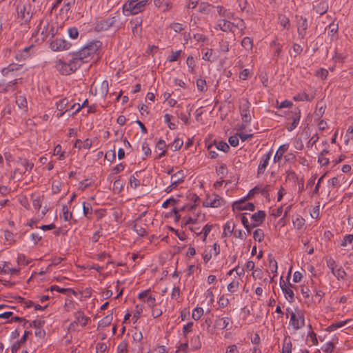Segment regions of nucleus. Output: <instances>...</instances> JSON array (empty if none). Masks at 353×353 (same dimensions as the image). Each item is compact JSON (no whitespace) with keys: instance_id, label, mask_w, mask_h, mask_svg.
<instances>
[{"instance_id":"f257e3e1","label":"nucleus","mask_w":353,"mask_h":353,"mask_svg":"<svg viewBox=\"0 0 353 353\" xmlns=\"http://www.w3.org/2000/svg\"><path fill=\"white\" fill-rule=\"evenodd\" d=\"M101 45L102 43L100 41H92L79 51L70 53V55L79 68L83 63L89 62L95 54H98Z\"/></svg>"},{"instance_id":"f03ea898","label":"nucleus","mask_w":353,"mask_h":353,"mask_svg":"<svg viewBox=\"0 0 353 353\" xmlns=\"http://www.w3.org/2000/svg\"><path fill=\"white\" fill-rule=\"evenodd\" d=\"M123 23L121 21V15L119 12H116L113 14L110 15L108 18L103 19L96 22L94 25V30L96 32H104L114 28L117 30L121 29Z\"/></svg>"},{"instance_id":"7ed1b4c3","label":"nucleus","mask_w":353,"mask_h":353,"mask_svg":"<svg viewBox=\"0 0 353 353\" xmlns=\"http://www.w3.org/2000/svg\"><path fill=\"white\" fill-rule=\"evenodd\" d=\"M148 0H128L123 6V12L125 16L135 15L143 12Z\"/></svg>"},{"instance_id":"20e7f679","label":"nucleus","mask_w":353,"mask_h":353,"mask_svg":"<svg viewBox=\"0 0 353 353\" xmlns=\"http://www.w3.org/2000/svg\"><path fill=\"white\" fill-rule=\"evenodd\" d=\"M54 67L63 75H68L74 72L79 68L77 63L72 58L68 62H65L62 59L57 60Z\"/></svg>"},{"instance_id":"39448f33","label":"nucleus","mask_w":353,"mask_h":353,"mask_svg":"<svg viewBox=\"0 0 353 353\" xmlns=\"http://www.w3.org/2000/svg\"><path fill=\"white\" fill-rule=\"evenodd\" d=\"M224 205L225 200L216 194L208 195L203 203V205L205 208H219Z\"/></svg>"},{"instance_id":"423d86ee","label":"nucleus","mask_w":353,"mask_h":353,"mask_svg":"<svg viewBox=\"0 0 353 353\" xmlns=\"http://www.w3.org/2000/svg\"><path fill=\"white\" fill-rule=\"evenodd\" d=\"M301 119V110L296 107L290 111V113L288 116V120L292 122L287 126V130L289 132L294 130L299 123Z\"/></svg>"},{"instance_id":"0eeeda50","label":"nucleus","mask_w":353,"mask_h":353,"mask_svg":"<svg viewBox=\"0 0 353 353\" xmlns=\"http://www.w3.org/2000/svg\"><path fill=\"white\" fill-rule=\"evenodd\" d=\"M250 106L251 104L247 99H243L241 101L239 110L243 123H248L251 121Z\"/></svg>"},{"instance_id":"6e6552de","label":"nucleus","mask_w":353,"mask_h":353,"mask_svg":"<svg viewBox=\"0 0 353 353\" xmlns=\"http://www.w3.org/2000/svg\"><path fill=\"white\" fill-rule=\"evenodd\" d=\"M143 18L142 17H136L130 19V25L132 34L134 37H141L143 32L142 29Z\"/></svg>"},{"instance_id":"1a4fd4ad","label":"nucleus","mask_w":353,"mask_h":353,"mask_svg":"<svg viewBox=\"0 0 353 353\" xmlns=\"http://www.w3.org/2000/svg\"><path fill=\"white\" fill-rule=\"evenodd\" d=\"M71 43L63 39L56 38L51 41L50 46L53 51H63L68 50L71 47Z\"/></svg>"},{"instance_id":"9d476101","label":"nucleus","mask_w":353,"mask_h":353,"mask_svg":"<svg viewBox=\"0 0 353 353\" xmlns=\"http://www.w3.org/2000/svg\"><path fill=\"white\" fill-rule=\"evenodd\" d=\"M248 198L245 196L243 199L234 202L232 204V210H249L254 211L255 209V206L252 203H246V200Z\"/></svg>"},{"instance_id":"9b49d317","label":"nucleus","mask_w":353,"mask_h":353,"mask_svg":"<svg viewBox=\"0 0 353 353\" xmlns=\"http://www.w3.org/2000/svg\"><path fill=\"white\" fill-rule=\"evenodd\" d=\"M30 8V6H28ZM18 17L21 19L23 23H28L32 18V13L30 12V8L28 10L25 5H18L17 7Z\"/></svg>"},{"instance_id":"f8f14e48","label":"nucleus","mask_w":353,"mask_h":353,"mask_svg":"<svg viewBox=\"0 0 353 353\" xmlns=\"http://www.w3.org/2000/svg\"><path fill=\"white\" fill-rule=\"evenodd\" d=\"M145 212L142 213L140 216L137 219L133 224L132 230L139 236H144L147 235L148 232L146 231V224H141L139 223V221L141 220V217L144 216Z\"/></svg>"},{"instance_id":"ddd939ff","label":"nucleus","mask_w":353,"mask_h":353,"mask_svg":"<svg viewBox=\"0 0 353 353\" xmlns=\"http://www.w3.org/2000/svg\"><path fill=\"white\" fill-rule=\"evenodd\" d=\"M304 317L300 314L291 313L290 324L295 329L299 330L304 326Z\"/></svg>"},{"instance_id":"4468645a","label":"nucleus","mask_w":353,"mask_h":353,"mask_svg":"<svg viewBox=\"0 0 353 353\" xmlns=\"http://www.w3.org/2000/svg\"><path fill=\"white\" fill-rule=\"evenodd\" d=\"M19 83H21V81H20L19 79H15L7 83H0V92H12L16 90L17 86Z\"/></svg>"},{"instance_id":"2eb2a0df","label":"nucleus","mask_w":353,"mask_h":353,"mask_svg":"<svg viewBox=\"0 0 353 353\" xmlns=\"http://www.w3.org/2000/svg\"><path fill=\"white\" fill-rule=\"evenodd\" d=\"M35 46L33 44H31L28 46H26L23 48L22 50H19L18 52L16 54V58L19 61L25 60L32 54L34 53Z\"/></svg>"},{"instance_id":"dca6fc26","label":"nucleus","mask_w":353,"mask_h":353,"mask_svg":"<svg viewBox=\"0 0 353 353\" xmlns=\"http://www.w3.org/2000/svg\"><path fill=\"white\" fill-rule=\"evenodd\" d=\"M74 321L70 324L71 326H73L74 324H80L81 326L84 327L88 325V322L90 321V319L85 316L82 311L76 312L74 314Z\"/></svg>"},{"instance_id":"f3484780","label":"nucleus","mask_w":353,"mask_h":353,"mask_svg":"<svg viewBox=\"0 0 353 353\" xmlns=\"http://www.w3.org/2000/svg\"><path fill=\"white\" fill-rule=\"evenodd\" d=\"M271 157V152H268L262 156L260 163L257 170V175L259 176L264 173Z\"/></svg>"},{"instance_id":"a211bd4d","label":"nucleus","mask_w":353,"mask_h":353,"mask_svg":"<svg viewBox=\"0 0 353 353\" xmlns=\"http://www.w3.org/2000/svg\"><path fill=\"white\" fill-rule=\"evenodd\" d=\"M265 216L266 214L263 210H259L257 212L253 214L251 216V219L254 221V223H252V227L255 228L261 225L265 220Z\"/></svg>"},{"instance_id":"6ab92c4d","label":"nucleus","mask_w":353,"mask_h":353,"mask_svg":"<svg viewBox=\"0 0 353 353\" xmlns=\"http://www.w3.org/2000/svg\"><path fill=\"white\" fill-rule=\"evenodd\" d=\"M185 176L183 170H179L176 173L171 174L172 187H177L184 181Z\"/></svg>"},{"instance_id":"aec40b11","label":"nucleus","mask_w":353,"mask_h":353,"mask_svg":"<svg viewBox=\"0 0 353 353\" xmlns=\"http://www.w3.org/2000/svg\"><path fill=\"white\" fill-rule=\"evenodd\" d=\"M232 320L230 317H222V318H218L215 321V327L220 329V330H224L228 329V327L230 324H232Z\"/></svg>"},{"instance_id":"412c9836","label":"nucleus","mask_w":353,"mask_h":353,"mask_svg":"<svg viewBox=\"0 0 353 353\" xmlns=\"http://www.w3.org/2000/svg\"><path fill=\"white\" fill-rule=\"evenodd\" d=\"M280 287L285 294V296L290 302H292L294 300V292L293 290L286 285L285 281L282 279L280 280Z\"/></svg>"},{"instance_id":"4be33fe9","label":"nucleus","mask_w":353,"mask_h":353,"mask_svg":"<svg viewBox=\"0 0 353 353\" xmlns=\"http://www.w3.org/2000/svg\"><path fill=\"white\" fill-rule=\"evenodd\" d=\"M307 20L306 18L301 17L300 21L298 23L297 32L299 36L301 38H303L306 34V30L307 29Z\"/></svg>"},{"instance_id":"5701e85b","label":"nucleus","mask_w":353,"mask_h":353,"mask_svg":"<svg viewBox=\"0 0 353 353\" xmlns=\"http://www.w3.org/2000/svg\"><path fill=\"white\" fill-rule=\"evenodd\" d=\"M70 101L68 98H63L56 102V108L58 111H66L70 112Z\"/></svg>"},{"instance_id":"b1692460","label":"nucleus","mask_w":353,"mask_h":353,"mask_svg":"<svg viewBox=\"0 0 353 353\" xmlns=\"http://www.w3.org/2000/svg\"><path fill=\"white\" fill-rule=\"evenodd\" d=\"M214 6L208 2L202 1L199 6V12L204 14H210Z\"/></svg>"},{"instance_id":"393cba45","label":"nucleus","mask_w":353,"mask_h":353,"mask_svg":"<svg viewBox=\"0 0 353 353\" xmlns=\"http://www.w3.org/2000/svg\"><path fill=\"white\" fill-rule=\"evenodd\" d=\"M289 148V144L288 143H286V144H283L282 145H281L279 149L277 150L274 157V162H277V161H279L283 154L287 152V150H288Z\"/></svg>"},{"instance_id":"a878e982","label":"nucleus","mask_w":353,"mask_h":353,"mask_svg":"<svg viewBox=\"0 0 353 353\" xmlns=\"http://www.w3.org/2000/svg\"><path fill=\"white\" fill-rule=\"evenodd\" d=\"M235 224L232 221H228L223 226V236H230L234 232Z\"/></svg>"},{"instance_id":"bb28decb","label":"nucleus","mask_w":353,"mask_h":353,"mask_svg":"<svg viewBox=\"0 0 353 353\" xmlns=\"http://www.w3.org/2000/svg\"><path fill=\"white\" fill-rule=\"evenodd\" d=\"M217 26L223 32H228L231 30L232 23L225 19H219L217 21Z\"/></svg>"},{"instance_id":"cd10ccee","label":"nucleus","mask_w":353,"mask_h":353,"mask_svg":"<svg viewBox=\"0 0 353 353\" xmlns=\"http://www.w3.org/2000/svg\"><path fill=\"white\" fill-rule=\"evenodd\" d=\"M328 8H329V6H328L327 2L322 1V2H320L319 3H318L315 6L314 9H315L316 13L319 14L320 15H322L327 11Z\"/></svg>"},{"instance_id":"c85d7f7f","label":"nucleus","mask_w":353,"mask_h":353,"mask_svg":"<svg viewBox=\"0 0 353 353\" xmlns=\"http://www.w3.org/2000/svg\"><path fill=\"white\" fill-rule=\"evenodd\" d=\"M183 141L179 138H176L171 144H169L168 147L173 151L179 150L183 145Z\"/></svg>"},{"instance_id":"c756f323","label":"nucleus","mask_w":353,"mask_h":353,"mask_svg":"<svg viewBox=\"0 0 353 353\" xmlns=\"http://www.w3.org/2000/svg\"><path fill=\"white\" fill-rule=\"evenodd\" d=\"M113 319L112 314H108L103 318L98 323L99 327H105L111 324Z\"/></svg>"},{"instance_id":"7c9ffc66","label":"nucleus","mask_w":353,"mask_h":353,"mask_svg":"<svg viewBox=\"0 0 353 353\" xmlns=\"http://www.w3.org/2000/svg\"><path fill=\"white\" fill-rule=\"evenodd\" d=\"M16 103L19 108L21 109L26 108L28 105L26 98L23 95H19L16 97Z\"/></svg>"},{"instance_id":"2f4dec72","label":"nucleus","mask_w":353,"mask_h":353,"mask_svg":"<svg viewBox=\"0 0 353 353\" xmlns=\"http://www.w3.org/2000/svg\"><path fill=\"white\" fill-rule=\"evenodd\" d=\"M312 99H313L312 96H310L309 94H307L305 92L298 94L293 97V99L296 101H310Z\"/></svg>"},{"instance_id":"473e14b6","label":"nucleus","mask_w":353,"mask_h":353,"mask_svg":"<svg viewBox=\"0 0 353 353\" xmlns=\"http://www.w3.org/2000/svg\"><path fill=\"white\" fill-rule=\"evenodd\" d=\"M279 23L284 28H290V19L285 15L280 14L279 16Z\"/></svg>"},{"instance_id":"72a5a7b5","label":"nucleus","mask_w":353,"mask_h":353,"mask_svg":"<svg viewBox=\"0 0 353 353\" xmlns=\"http://www.w3.org/2000/svg\"><path fill=\"white\" fill-rule=\"evenodd\" d=\"M92 208L90 203L86 202L83 203V212L84 216L88 219L91 218L90 215L92 214Z\"/></svg>"},{"instance_id":"f704fd0d","label":"nucleus","mask_w":353,"mask_h":353,"mask_svg":"<svg viewBox=\"0 0 353 353\" xmlns=\"http://www.w3.org/2000/svg\"><path fill=\"white\" fill-rule=\"evenodd\" d=\"M216 172L218 174V176H220V179H223L224 177H225L228 173L226 165L222 164L219 168H216Z\"/></svg>"},{"instance_id":"c9c22d12","label":"nucleus","mask_w":353,"mask_h":353,"mask_svg":"<svg viewBox=\"0 0 353 353\" xmlns=\"http://www.w3.org/2000/svg\"><path fill=\"white\" fill-rule=\"evenodd\" d=\"M241 46L246 50H250L252 49V41L250 37H244L241 41Z\"/></svg>"},{"instance_id":"e433bc0d","label":"nucleus","mask_w":353,"mask_h":353,"mask_svg":"<svg viewBox=\"0 0 353 353\" xmlns=\"http://www.w3.org/2000/svg\"><path fill=\"white\" fill-rule=\"evenodd\" d=\"M264 232L261 229H256L253 232V238L255 241L261 242L264 239Z\"/></svg>"},{"instance_id":"4c0bfd02","label":"nucleus","mask_w":353,"mask_h":353,"mask_svg":"<svg viewBox=\"0 0 353 353\" xmlns=\"http://www.w3.org/2000/svg\"><path fill=\"white\" fill-rule=\"evenodd\" d=\"M305 221L303 217L297 216L294 220H293L294 227L297 230H300L305 225Z\"/></svg>"},{"instance_id":"58836bf2","label":"nucleus","mask_w":353,"mask_h":353,"mask_svg":"<svg viewBox=\"0 0 353 353\" xmlns=\"http://www.w3.org/2000/svg\"><path fill=\"white\" fill-rule=\"evenodd\" d=\"M203 309L202 307H196L192 311V317L194 320H199L201 316L203 314Z\"/></svg>"},{"instance_id":"ea45409f","label":"nucleus","mask_w":353,"mask_h":353,"mask_svg":"<svg viewBox=\"0 0 353 353\" xmlns=\"http://www.w3.org/2000/svg\"><path fill=\"white\" fill-rule=\"evenodd\" d=\"M327 181V183L330 181V179H328L327 174L325 173L323 175H322L318 180V182L315 186L314 193H317L319 188L322 183L324 182V181Z\"/></svg>"},{"instance_id":"a19ab883","label":"nucleus","mask_w":353,"mask_h":353,"mask_svg":"<svg viewBox=\"0 0 353 353\" xmlns=\"http://www.w3.org/2000/svg\"><path fill=\"white\" fill-rule=\"evenodd\" d=\"M62 212H63V218L64 221H70L72 217V212H69V209L67 205H63L62 207Z\"/></svg>"},{"instance_id":"79ce46f5","label":"nucleus","mask_w":353,"mask_h":353,"mask_svg":"<svg viewBox=\"0 0 353 353\" xmlns=\"http://www.w3.org/2000/svg\"><path fill=\"white\" fill-rule=\"evenodd\" d=\"M216 149L227 152L230 150L228 144L225 141H219L216 143Z\"/></svg>"},{"instance_id":"37998d69","label":"nucleus","mask_w":353,"mask_h":353,"mask_svg":"<svg viewBox=\"0 0 353 353\" xmlns=\"http://www.w3.org/2000/svg\"><path fill=\"white\" fill-rule=\"evenodd\" d=\"M17 69L15 64H10L7 68H4L1 70V73L3 76H8L10 72H14Z\"/></svg>"},{"instance_id":"c03bdc74","label":"nucleus","mask_w":353,"mask_h":353,"mask_svg":"<svg viewBox=\"0 0 353 353\" xmlns=\"http://www.w3.org/2000/svg\"><path fill=\"white\" fill-rule=\"evenodd\" d=\"M346 57V55L344 54L343 53H340L339 52V50L338 48H336L335 50V56L334 57H332V60H334L335 62H339V63H342L343 61V60L345 59Z\"/></svg>"},{"instance_id":"a18cd8bd","label":"nucleus","mask_w":353,"mask_h":353,"mask_svg":"<svg viewBox=\"0 0 353 353\" xmlns=\"http://www.w3.org/2000/svg\"><path fill=\"white\" fill-rule=\"evenodd\" d=\"M191 344L194 349H199L201 347V342L199 335L194 336L192 338Z\"/></svg>"},{"instance_id":"49530a36","label":"nucleus","mask_w":353,"mask_h":353,"mask_svg":"<svg viewBox=\"0 0 353 353\" xmlns=\"http://www.w3.org/2000/svg\"><path fill=\"white\" fill-rule=\"evenodd\" d=\"M10 262L0 261V274H8Z\"/></svg>"},{"instance_id":"de8ad7c7","label":"nucleus","mask_w":353,"mask_h":353,"mask_svg":"<svg viewBox=\"0 0 353 353\" xmlns=\"http://www.w3.org/2000/svg\"><path fill=\"white\" fill-rule=\"evenodd\" d=\"M212 225L206 224L203 227V230L199 232V233H197V235H200L201 233H203V240L205 241L208 235L209 234V233L212 230Z\"/></svg>"},{"instance_id":"09e8293b","label":"nucleus","mask_w":353,"mask_h":353,"mask_svg":"<svg viewBox=\"0 0 353 353\" xmlns=\"http://www.w3.org/2000/svg\"><path fill=\"white\" fill-rule=\"evenodd\" d=\"M170 28L176 33H179L184 30L183 24L179 23H172L170 24Z\"/></svg>"},{"instance_id":"8fccbe9b","label":"nucleus","mask_w":353,"mask_h":353,"mask_svg":"<svg viewBox=\"0 0 353 353\" xmlns=\"http://www.w3.org/2000/svg\"><path fill=\"white\" fill-rule=\"evenodd\" d=\"M181 54V50H177L175 52H172V54L167 58V61L169 62H174L178 60L179 56Z\"/></svg>"},{"instance_id":"3c124183","label":"nucleus","mask_w":353,"mask_h":353,"mask_svg":"<svg viewBox=\"0 0 353 353\" xmlns=\"http://www.w3.org/2000/svg\"><path fill=\"white\" fill-rule=\"evenodd\" d=\"M196 87L199 91H205L206 88V81L203 79H198L196 80Z\"/></svg>"},{"instance_id":"603ef678","label":"nucleus","mask_w":353,"mask_h":353,"mask_svg":"<svg viewBox=\"0 0 353 353\" xmlns=\"http://www.w3.org/2000/svg\"><path fill=\"white\" fill-rule=\"evenodd\" d=\"M68 33L69 37L72 39H77V37L79 36V31H78L77 28L75 27H72V28H68Z\"/></svg>"},{"instance_id":"864d4df0","label":"nucleus","mask_w":353,"mask_h":353,"mask_svg":"<svg viewBox=\"0 0 353 353\" xmlns=\"http://www.w3.org/2000/svg\"><path fill=\"white\" fill-rule=\"evenodd\" d=\"M130 185L133 189H136L138 186L140 185L139 180L134 176V175H131L130 177Z\"/></svg>"},{"instance_id":"5fc2aeb1","label":"nucleus","mask_w":353,"mask_h":353,"mask_svg":"<svg viewBox=\"0 0 353 353\" xmlns=\"http://www.w3.org/2000/svg\"><path fill=\"white\" fill-rule=\"evenodd\" d=\"M216 11L219 14V15L221 16V17H228V11L227 9H225L223 6H217L216 7Z\"/></svg>"},{"instance_id":"6e6d98bb","label":"nucleus","mask_w":353,"mask_h":353,"mask_svg":"<svg viewBox=\"0 0 353 353\" xmlns=\"http://www.w3.org/2000/svg\"><path fill=\"white\" fill-rule=\"evenodd\" d=\"M239 281H232L228 285V290L231 293H234L236 292L239 287Z\"/></svg>"},{"instance_id":"4d7b16f0","label":"nucleus","mask_w":353,"mask_h":353,"mask_svg":"<svg viewBox=\"0 0 353 353\" xmlns=\"http://www.w3.org/2000/svg\"><path fill=\"white\" fill-rule=\"evenodd\" d=\"M186 63L189 68V71L190 72H194V68L195 67V63H194V58L192 56H189L188 58H187V60H186Z\"/></svg>"},{"instance_id":"13d9d810","label":"nucleus","mask_w":353,"mask_h":353,"mask_svg":"<svg viewBox=\"0 0 353 353\" xmlns=\"http://www.w3.org/2000/svg\"><path fill=\"white\" fill-rule=\"evenodd\" d=\"M292 347V343L290 341L286 342V340H285L281 353H291Z\"/></svg>"},{"instance_id":"bf43d9fd","label":"nucleus","mask_w":353,"mask_h":353,"mask_svg":"<svg viewBox=\"0 0 353 353\" xmlns=\"http://www.w3.org/2000/svg\"><path fill=\"white\" fill-rule=\"evenodd\" d=\"M292 50L294 52V57H296L298 55L301 54L303 51V48L301 45L294 43L292 45Z\"/></svg>"},{"instance_id":"052dcab7","label":"nucleus","mask_w":353,"mask_h":353,"mask_svg":"<svg viewBox=\"0 0 353 353\" xmlns=\"http://www.w3.org/2000/svg\"><path fill=\"white\" fill-rule=\"evenodd\" d=\"M146 303H147L148 307H150L151 309L157 305L156 299L152 294H150L148 296V298L146 299Z\"/></svg>"},{"instance_id":"680f3d73","label":"nucleus","mask_w":353,"mask_h":353,"mask_svg":"<svg viewBox=\"0 0 353 353\" xmlns=\"http://www.w3.org/2000/svg\"><path fill=\"white\" fill-rule=\"evenodd\" d=\"M332 274H334L338 279H344L346 275L345 272L343 270L339 269L336 272L332 267Z\"/></svg>"},{"instance_id":"e2e57ef3","label":"nucleus","mask_w":353,"mask_h":353,"mask_svg":"<svg viewBox=\"0 0 353 353\" xmlns=\"http://www.w3.org/2000/svg\"><path fill=\"white\" fill-rule=\"evenodd\" d=\"M350 320L349 319H346L345 321H339V322H335V323H332V331L333 330H335L338 328H340L343 326H344L345 325H346Z\"/></svg>"},{"instance_id":"0e129e2a","label":"nucleus","mask_w":353,"mask_h":353,"mask_svg":"<svg viewBox=\"0 0 353 353\" xmlns=\"http://www.w3.org/2000/svg\"><path fill=\"white\" fill-rule=\"evenodd\" d=\"M32 205L35 210H39L42 205V200L39 196H37V198L33 199L32 200Z\"/></svg>"},{"instance_id":"69168bd1","label":"nucleus","mask_w":353,"mask_h":353,"mask_svg":"<svg viewBox=\"0 0 353 353\" xmlns=\"http://www.w3.org/2000/svg\"><path fill=\"white\" fill-rule=\"evenodd\" d=\"M213 54V50L212 49H207L206 52L203 55V59L208 61H212L213 59H212Z\"/></svg>"},{"instance_id":"338daca9","label":"nucleus","mask_w":353,"mask_h":353,"mask_svg":"<svg viewBox=\"0 0 353 353\" xmlns=\"http://www.w3.org/2000/svg\"><path fill=\"white\" fill-rule=\"evenodd\" d=\"M228 141L232 147H236L239 142L238 134L236 135L230 137Z\"/></svg>"},{"instance_id":"774afa93","label":"nucleus","mask_w":353,"mask_h":353,"mask_svg":"<svg viewBox=\"0 0 353 353\" xmlns=\"http://www.w3.org/2000/svg\"><path fill=\"white\" fill-rule=\"evenodd\" d=\"M353 241V234H346L342 241L341 245L345 246L347 243H351Z\"/></svg>"}]
</instances>
